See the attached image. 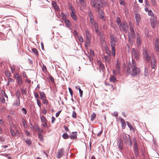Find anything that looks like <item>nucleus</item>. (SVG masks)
Returning a JSON list of instances; mask_svg holds the SVG:
<instances>
[{"mask_svg":"<svg viewBox=\"0 0 159 159\" xmlns=\"http://www.w3.org/2000/svg\"><path fill=\"white\" fill-rule=\"evenodd\" d=\"M127 72L132 76L138 75L140 72L139 68L136 66V64L135 60L132 59L130 67L128 66Z\"/></svg>","mask_w":159,"mask_h":159,"instance_id":"1","label":"nucleus"},{"mask_svg":"<svg viewBox=\"0 0 159 159\" xmlns=\"http://www.w3.org/2000/svg\"><path fill=\"white\" fill-rule=\"evenodd\" d=\"M91 3L92 6L96 8H98L99 7H103L107 5L108 6V4H107L104 1H100L97 0L96 3H94V2H93V0H91Z\"/></svg>","mask_w":159,"mask_h":159,"instance_id":"2","label":"nucleus"},{"mask_svg":"<svg viewBox=\"0 0 159 159\" xmlns=\"http://www.w3.org/2000/svg\"><path fill=\"white\" fill-rule=\"evenodd\" d=\"M143 56L144 59L145 60L146 62H149L150 61L151 58V56H150V54L149 51L144 48L143 49Z\"/></svg>","mask_w":159,"mask_h":159,"instance_id":"3","label":"nucleus"},{"mask_svg":"<svg viewBox=\"0 0 159 159\" xmlns=\"http://www.w3.org/2000/svg\"><path fill=\"white\" fill-rule=\"evenodd\" d=\"M134 26L132 23L129 24V30L128 32V38L129 40L135 37V34L134 30Z\"/></svg>","mask_w":159,"mask_h":159,"instance_id":"4","label":"nucleus"},{"mask_svg":"<svg viewBox=\"0 0 159 159\" xmlns=\"http://www.w3.org/2000/svg\"><path fill=\"white\" fill-rule=\"evenodd\" d=\"M120 30L126 33L128 30L127 23L125 21H123L119 26Z\"/></svg>","mask_w":159,"mask_h":159,"instance_id":"5","label":"nucleus"},{"mask_svg":"<svg viewBox=\"0 0 159 159\" xmlns=\"http://www.w3.org/2000/svg\"><path fill=\"white\" fill-rule=\"evenodd\" d=\"M132 55L134 56V57L137 60L139 59V52L137 51L134 48L132 49L131 52Z\"/></svg>","mask_w":159,"mask_h":159,"instance_id":"6","label":"nucleus"},{"mask_svg":"<svg viewBox=\"0 0 159 159\" xmlns=\"http://www.w3.org/2000/svg\"><path fill=\"white\" fill-rule=\"evenodd\" d=\"M151 66L152 69H155L156 66V60L153 55H151Z\"/></svg>","mask_w":159,"mask_h":159,"instance_id":"7","label":"nucleus"},{"mask_svg":"<svg viewBox=\"0 0 159 159\" xmlns=\"http://www.w3.org/2000/svg\"><path fill=\"white\" fill-rule=\"evenodd\" d=\"M151 25L153 28H154L157 23V20L154 17H152L150 18Z\"/></svg>","mask_w":159,"mask_h":159,"instance_id":"8","label":"nucleus"},{"mask_svg":"<svg viewBox=\"0 0 159 159\" xmlns=\"http://www.w3.org/2000/svg\"><path fill=\"white\" fill-rule=\"evenodd\" d=\"M16 82L17 83V85L20 88L23 84L22 77H18V78L16 79Z\"/></svg>","mask_w":159,"mask_h":159,"instance_id":"9","label":"nucleus"},{"mask_svg":"<svg viewBox=\"0 0 159 159\" xmlns=\"http://www.w3.org/2000/svg\"><path fill=\"white\" fill-rule=\"evenodd\" d=\"M120 64L118 61H117L116 64V70L117 71L118 74L120 72Z\"/></svg>","mask_w":159,"mask_h":159,"instance_id":"10","label":"nucleus"},{"mask_svg":"<svg viewBox=\"0 0 159 159\" xmlns=\"http://www.w3.org/2000/svg\"><path fill=\"white\" fill-rule=\"evenodd\" d=\"M155 47L156 51L159 53V40L158 39H157L156 40Z\"/></svg>","mask_w":159,"mask_h":159,"instance_id":"11","label":"nucleus"},{"mask_svg":"<svg viewBox=\"0 0 159 159\" xmlns=\"http://www.w3.org/2000/svg\"><path fill=\"white\" fill-rule=\"evenodd\" d=\"M141 39L139 35H137V41H136V44L138 48H139L141 44Z\"/></svg>","mask_w":159,"mask_h":159,"instance_id":"12","label":"nucleus"},{"mask_svg":"<svg viewBox=\"0 0 159 159\" xmlns=\"http://www.w3.org/2000/svg\"><path fill=\"white\" fill-rule=\"evenodd\" d=\"M63 151L62 150H59L57 152V157L58 158H60L63 155Z\"/></svg>","mask_w":159,"mask_h":159,"instance_id":"13","label":"nucleus"},{"mask_svg":"<svg viewBox=\"0 0 159 159\" xmlns=\"http://www.w3.org/2000/svg\"><path fill=\"white\" fill-rule=\"evenodd\" d=\"M75 10H73L72 11L70 12V15L72 18L74 20H77V17L75 14Z\"/></svg>","mask_w":159,"mask_h":159,"instance_id":"14","label":"nucleus"},{"mask_svg":"<svg viewBox=\"0 0 159 159\" xmlns=\"http://www.w3.org/2000/svg\"><path fill=\"white\" fill-rule=\"evenodd\" d=\"M119 120L121 122L122 128L123 129H125L126 126L125 120L122 118H119Z\"/></svg>","mask_w":159,"mask_h":159,"instance_id":"15","label":"nucleus"},{"mask_svg":"<svg viewBox=\"0 0 159 159\" xmlns=\"http://www.w3.org/2000/svg\"><path fill=\"white\" fill-rule=\"evenodd\" d=\"M98 8V12L99 15H100V17L103 20H104L103 13L102 12V9L99 7Z\"/></svg>","mask_w":159,"mask_h":159,"instance_id":"16","label":"nucleus"},{"mask_svg":"<svg viewBox=\"0 0 159 159\" xmlns=\"http://www.w3.org/2000/svg\"><path fill=\"white\" fill-rule=\"evenodd\" d=\"M136 21L137 23V25H139V23L140 20V16L139 14H135Z\"/></svg>","mask_w":159,"mask_h":159,"instance_id":"17","label":"nucleus"},{"mask_svg":"<svg viewBox=\"0 0 159 159\" xmlns=\"http://www.w3.org/2000/svg\"><path fill=\"white\" fill-rule=\"evenodd\" d=\"M116 43V40L114 37H111V47H115Z\"/></svg>","mask_w":159,"mask_h":159,"instance_id":"18","label":"nucleus"},{"mask_svg":"<svg viewBox=\"0 0 159 159\" xmlns=\"http://www.w3.org/2000/svg\"><path fill=\"white\" fill-rule=\"evenodd\" d=\"M52 5L55 9L57 11H59L60 9L58 6L57 5V3L54 1L52 2Z\"/></svg>","mask_w":159,"mask_h":159,"instance_id":"19","label":"nucleus"},{"mask_svg":"<svg viewBox=\"0 0 159 159\" xmlns=\"http://www.w3.org/2000/svg\"><path fill=\"white\" fill-rule=\"evenodd\" d=\"M77 134L76 132H73L70 136L71 139H75L77 138Z\"/></svg>","mask_w":159,"mask_h":159,"instance_id":"20","label":"nucleus"},{"mask_svg":"<svg viewBox=\"0 0 159 159\" xmlns=\"http://www.w3.org/2000/svg\"><path fill=\"white\" fill-rule=\"evenodd\" d=\"M92 25L94 26L95 32L96 33H97L98 32V27L97 24L95 22L93 24H92Z\"/></svg>","mask_w":159,"mask_h":159,"instance_id":"21","label":"nucleus"},{"mask_svg":"<svg viewBox=\"0 0 159 159\" xmlns=\"http://www.w3.org/2000/svg\"><path fill=\"white\" fill-rule=\"evenodd\" d=\"M104 59L105 61L108 63H110L111 61V57L110 56H104Z\"/></svg>","mask_w":159,"mask_h":159,"instance_id":"22","label":"nucleus"},{"mask_svg":"<svg viewBox=\"0 0 159 159\" xmlns=\"http://www.w3.org/2000/svg\"><path fill=\"white\" fill-rule=\"evenodd\" d=\"M65 23L67 26L68 28H70V26L71 25V23L70 22V21L68 20V19H66L65 20Z\"/></svg>","mask_w":159,"mask_h":159,"instance_id":"23","label":"nucleus"},{"mask_svg":"<svg viewBox=\"0 0 159 159\" xmlns=\"http://www.w3.org/2000/svg\"><path fill=\"white\" fill-rule=\"evenodd\" d=\"M109 80L111 82L115 83L116 80V78L113 75H111L109 78Z\"/></svg>","mask_w":159,"mask_h":159,"instance_id":"24","label":"nucleus"},{"mask_svg":"<svg viewBox=\"0 0 159 159\" xmlns=\"http://www.w3.org/2000/svg\"><path fill=\"white\" fill-rule=\"evenodd\" d=\"M118 146L119 147L120 149H122L123 148V144L122 142L121 141H119L118 143Z\"/></svg>","mask_w":159,"mask_h":159,"instance_id":"25","label":"nucleus"},{"mask_svg":"<svg viewBox=\"0 0 159 159\" xmlns=\"http://www.w3.org/2000/svg\"><path fill=\"white\" fill-rule=\"evenodd\" d=\"M40 95L41 97V99H42L46 98V96L44 93L43 92H40Z\"/></svg>","mask_w":159,"mask_h":159,"instance_id":"26","label":"nucleus"},{"mask_svg":"<svg viewBox=\"0 0 159 159\" xmlns=\"http://www.w3.org/2000/svg\"><path fill=\"white\" fill-rule=\"evenodd\" d=\"M127 125L130 129L132 131H134V128L132 127V126L130 124V123L128 122H127Z\"/></svg>","mask_w":159,"mask_h":159,"instance_id":"27","label":"nucleus"},{"mask_svg":"<svg viewBox=\"0 0 159 159\" xmlns=\"http://www.w3.org/2000/svg\"><path fill=\"white\" fill-rule=\"evenodd\" d=\"M90 44V40H87L86 39L85 42V46L86 48H87L88 46H89Z\"/></svg>","mask_w":159,"mask_h":159,"instance_id":"28","label":"nucleus"},{"mask_svg":"<svg viewBox=\"0 0 159 159\" xmlns=\"http://www.w3.org/2000/svg\"><path fill=\"white\" fill-rule=\"evenodd\" d=\"M40 119L42 122H44L45 121H47V120L46 118L43 116H41L40 117Z\"/></svg>","mask_w":159,"mask_h":159,"instance_id":"29","label":"nucleus"},{"mask_svg":"<svg viewBox=\"0 0 159 159\" xmlns=\"http://www.w3.org/2000/svg\"><path fill=\"white\" fill-rule=\"evenodd\" d=\"M42 100L43 103L44 104L47 105L48 103V102L46 98L42 99Z\"/></svg>","mask_w":159,"mask_h":159,"instance_id":"30","label":"nucleus"},{"mask_svg":"<svg viewBox=\"0 0 159 159\" xmlns=\"http://www.w3.org/2000/svg\"><path fill=\"white\" fill-rule=\"evenodd\" d=\"M32 52L36 55H38V52L36 49L35 48H33L32 49Z\"/></svg>","mask_w":159,"mask_h":159,"instance_id":"31","label":"nucleus"},{"mask_svg":"<svg viewBox=\"0 0 159 159\" xmlns=\"http://www.w3.org/2000/svg\"><path fill=\"white\" fill-rule=\"evenodd\" d=\"M153 6L154 7H156L157 6V3L156 2L155 0H151Z\"/></svg>","mask_w":159,"mask_h":159,"instance_id":"32","label":"nucleus"},{"mask_svg":"<svg viewBox=\"0 0 159 159\" xmlns=\"http://www.w3.org/2000/svg\"><path fill=\"white\" fill-rule=\"evenodd\" d=\"M79 1L80 4L83 7H85V3L84 0H79Z\"/></svg>","mask_w":159,"mask_h":159,"instance_id":"33","label":"nucleus"},{"mask_svg":"<svg viewBox=\"0 0 159 159\" xmlns=\"http://www.w3.org/2000/svg\"><path fill=\"white\" fill-rule=\"evenodd\" d=\"M96 114H95V113H93V114L91 116V120H92V121L94 120V119H95V118H96Z\"/></svg>","mask_w":159,"mask_h":159,"instance_id":"34","label":"nucleus"},{"mask_svg":"<svg viewBox=\"0 0 159 159\" xmlns=\"http://www.w3.org/2000/svg\"><path fill=\"white\" fill-rule=\"evenodd\" d=\"M100 67L102 70L103 71L105 69L104 65L103 64L101 63L100 65Z\"/></svg>","mask_w":159,"mask_h":159,"instance_id":"35","label":"nucleus"},{"mask_svg":"<svg viewBox=\"0 0 159 159\" xmlns=\"http://www.w3.org/2000/svg\"><path fill=\"white\" fill-rule=\"evenodd\" d=\"M116 22H117V24L119 26L122 23L121 22V21H120V18L119 17L117 18L116 19Z\"/></svg>","mask_w":159,"mask_h":159,"instance_id":"36","label":"nucleus"},{"mask_svg":"<svg viewBox=\"0 0 159 159\" xmlns=\"http://www.w3.org/2000/svg\"><path fill=\"white\" fill-rule=\"evenodd\" d=\"M111 53L114 56L115 55V47H111Z\"/></svg>","mask_w":159,"mask_h":159,"instance_id":"37","label":"nucleus"},{"mask_svg":"<svg viewBox=\"0 0 159 159\" xmlns=\"http://www.w3.org/2000/svg\"><path fill=\"white\" fill-rule=\"evenodd\" d=\"M62 137L64 139H67L68 138V136L67 133H64L62 135Z\"/></svg>","mask_w":159,"mask_h":159,"instance_id":"38","label":"nucleus"},{"mask_svg":"<svg viewBox=\"0 0 159 159\" xmlns=\"http://www.w3.org/2000/svg\"><path fill=\"white\" fill-rule=\"evenodd\" d=\"M42 70L44 72H47V68L46 66L43 65L42 68Z\"/></svg>","mask_w":159,"mask_h":159,"instance_id":"39","label":"nucleus"},{"mask_svg":"<svg viewBox=\"0 0 159 159\" xmlns=\"http://www.w3.org/2000/svg\"><path fill=\"white\" fill-rule=\"evenodd\" d=\"M138 144L136 142V141L134 140V149H138Z\"/></svg>","mask_w":159,"mask_h":159,"instance_id":"40","label":"nucleus"},{"mask_svg":"<svg viewBox=\"0 0 159 159\" xmlns=\"http://www.w3.org/2000/svg\"><path fill=\"white\" fill-rule=\"evenodd\" d=\"M10 132L11 135L13 136H15L16 135V134L15 132L12 129H10Z\"/></svg>","mask_w":159,"mask_h":159,"instance_id":"41","label":"nucleus"},{"mask_svg":"<svg viewBox=\"0 0 159 159\" xmlns=\"http://www.w3.org/2000/svg\"><path fill=\"white\" fill-rule=\"evenodd\" d=\"M105 50L106 53L108 55H110L111 54V52L108 48H105Z\"/></svg>","mask_w":159,"mask_h":159,"instance_id":"42","label":"nucleus"},{"mask_svg":"<svg viewBox=\"0 0 159 159\" xmlns=\"http://www.w3.org/2000/svg\"><path fill=\"white\" fill-rule=\"evenodd\" d=\"M120 5L124 6L125 4V0H120Z\"/></svg>","mask_w":159,"mask_h":159,"instance_id":"43","label":"nucleus"},{"mask_svg":"<svg viewBox=\"0 0 159 159\" xmlns=\"http://www.w3.org/2000/svg\"><path fill=\"white\" fill-rule=\"evenodd\" d=\"M148 67H146L145 69V75L146 76L148 75Z\"/></svg>","mask_w":159,"mask_h":159,"instance_id":"44","label":"nucleus"},{"mask_svg":"<svg viewBox=\"0 0 159 159\" xmlns=\"http://www.w3.org/2000/svg\"><path fill=\"white\" fill-rule=\"evenodd\" d=\"M25 142L26 144H28L29 145H30L31 143V140L29 139H27L26 140Z\"/></svg>","mask_w":159,"mask_h":159,"instance_id":"45","label":"nucleus"},{"mask_svg":"<svg viewBox=\"0 0 159 159\" xmlns=\"http://www.w3.org/2000/svg\"><path fill=\"white\" fill-rule=\"evenodd\" d=\"M42 125L44 127V128H47L48 125L47 123V121H45L44 122H42Z\"/></svg>","mask_w":159,"mask_h":159,"instance_id":"46","label":"nucleus"},{"mask_svg":"<svg viewBox=\"0 0 159 159\" xmlns=\"http://www.w3.org/2000/svg\"><path fill=\"white\" fill-rule=\"evenodd\" d=\"M68 89L70 93V94L71 95V97H72L73 96V91L71 88L70 87L68 88Z\"/></svg>","mask_w":159,"mask_h":159,"instance_id":"47","label":"nucleus"},{"mask_svg":"<svg viewBox=\"0 0 159 159\" xmlns=\"http://www.w3.org/2000/svg\"><path fill=\"white\" fill-rule=\"evenodd\" d=\"M39 137L41 141L43 140V136L41 134H39Z\"/></svg>","mask_w":159,"mask_h":159,"instance_id":"48","label":"nucleus"},{"mask_svg":"<svg viewBox=\"0 0 159 159\" xmlns=\"http://www.w3.org/2000/svg\"><path fill=\"white\" fill-rule=\"evenodd\" d=\"M148 15L151 16H152L153 15L152 11V10H149L148 12Z\"/></svg>","mask_w":159,"mask_h":159,"instance_id":"49","label":"nucleus"},{"mask_svg":"<svg viewBox=\"0 0 159 159\" xmlns=\"http://www.w3.org/2000/svg\"><path fill=\"white\" fill-rule=\"evenodd\" d=\"M37 102L38 104V105L39 107H41V103L40 101L38 99H37Z\"/></svg>","mask_w":159,"mask_h":159,"instance_id":"50","label":"nucleus"},{"mask_svg":"<svg viewBox=\"0 0 159 159\" xmlns=\"http://www.w3.org/2000/svg\"><path fill=\"white\" fill-rule=\"evenodd\" d=\"M22 111L23 112V113L25 114V115H26L27 113V111L26 110V109H25V108H22Z\"/></svg>","mask_w":159,"mask_h":159,"instance_id":"51","label":"nucleus"},{"mask_svg":"<svg viewBox=\"0 0 159 159\" xmlns=\"http://www.w3.org/2000/svg\"><path fill=\"white\" fill-rule=\"evenodd\" d=\"M79 93L80 97H82L83 95V91L80 89Z\"/></svg>","mask_w":159,"mask_h":159,"instance_id":"52","label":"nucleus"},{"mask_svg":"<svg viewBox=\"0 0 159 159\" xmlns=\"http://www.w3.org/2000/svg\"><path fill=\"white\" fill-rule=\"evenodd\" d=\"M78 39H79V41L81 42H83V38L80 36H79V37H78Z\"/></svg>","mask_w":159,"mask_h":159,"instance_id":"53","label":"nucleus"},{"mask_svg":"<svg viewBox=\"0 0 159 159\" xmlns=\"http://www.w3.org/2000/svg\"><path fill=\"white\" fill-rule=\"evenodd\" d=\"M14 81L13 79L11 78H9L8 79V83L13 82Z\"/></svg>","mask_w":159,"mask_h":159,"instance_id":"54","label":"nucleus"},{"mask_svg":"<svg viewBox=\"0 0 159 159\" xmlns=\"http://www.w3.org/2000/svg\"><path fill=\"white\" fill-rule=\"evenodd\" d=\"M76 113L75 111H73L72 112V116L73 117L75 118L76 117Z\"/></svg>","mask_w":159,"mask_h":159,"instance_id":"55","label":"nucleus"},{"mask_svg":"<svg viewBox=\"0 0 159 159\" xmlns=\"http://www.w3.org/2000/svg\"><path fill=\"white\" fill-rule=\"evenodd\" d=\"M90 21L92 24L95 22L93 19V18H90Z\"/></svg>","mask_w":159,"mask_h":159,"instance_id":"56","label":"nucleus"},{"mask_svg":"<svg viewBox=\"0 0 159 159\" xmlns=\"http://www.w3.org/2000/svg\"><path fill=\"white\" fill-rule=\"evenodd\" d=\"M34 95L35 98H39V95L36 92L34 93Z\"/></svg>","mask_w":159,"mask_h":159,"instance_id":"57","label":"nucleus"},{"mask_svg":"<svg viewBox=\"0 0 159 159\" xmlns=\"http://www.w3.org/2000/svg\"><path fill=\"white\" fill-rule=\"evenodd\" d=\"M0 101L2 103H4L5 102V100L3 97H1L0 98Z\"/></svg>","mask_w":159,"mask_h":159,"instance_id":"58","label":"nucleus"},{"mask_svg":"<svg viewBox=\"0 0 159 159\" xmlns=\"http://www.w3.org/2000/svg\"><path fill=\"white\" fill-rule=\"evenodd\" d=\"M21 91L22 93L23 94H25L26 93L25 90V89H24L23 88H21Z\"/></svg>","mask_w":159,"mask_h":159,"instance_id":"59","label":"nucleus"},{"mask_svg":"<svg viewBox=\"0 0 159 159\" xmlns=\"http://www.w3.org/2000/svg\"><path fill=\"white\" fill-rule=\"evenodd\" d=\"M23 75L24 77L25 78H27V76L25 72V71H23Z\"/></svg>","mask_w":159,"mask_h":159,"instance_id":"60","label":"nucleus"},{"mask_svg":"<svg viewBox=\"0 0 159 159\" xmlns=\"http://www.w3.org/2000/svg\"><path fill=\"white\" fill-rule=\"evenodd\" d=\"M112 72L114 75H116L118 73L116 70H113L112 71Z\"/></svg>","mask_w":159,"mask_h":159,"instance_id":"61","label":"nucleus"},{"mask_svg":"<svg viewBox=\"0 0 159 159\" xmlns=\"http://www.w3.org/2000/svg\"><path fill=\"white\" fill-rule=\"evenodd\" d=\"M128 141H129V144L131 145V144H132V142H131V140H130V138H129V136H128Z\"/></svg>","mask_w":159,"mask_h":159,"instance_id":"62","label":"nucleus"},{"mask_svg":"<svg viewBox=\"0 0 159 159\" xmlns=\"http://www.w3.org/2000/svg\"><path fill=\"white\" fill-rule=\"evenodd\" d=\"M61 111H59L56 113V116L57 117L58 116L60 113Z\"/></svg>","mask_w":159,"mask_h":159,"instance_id":"63","label":"nucleus"},{"mask_svg":"<svg viewBox=\"0 0 159 159\" xmlns=\"http://www.w3.org/2000/svg\"><path fill=\"white\" fill-rule=\"evenodd\" d=\"M55 120V118L53 116L52 117V123H53Z\"/></svg>","mask_w":159,"mask_h":159,"instance_id":"64","label":"nucleus"}]
</instances>
